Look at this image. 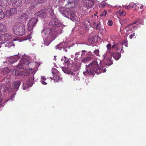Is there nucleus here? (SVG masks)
<instances>
[{"instance_id":"f8f14e48","label":"nucleus","mask_w":146,"mask_h":146,"mask_svg":"<svg viewBox=\"0 0 146 146\" xmlns=\"http://www.w3.org/2000/svg\"><path fill=\"white\" fill-rule=\"evenodd\" d=\"M49 25L50 26H53L54 27H58L60 26V22L57 19H53L50 22Z\"/></svg>"},{"instance_id":"72a5a7b5","label":"nucleus","mask_w":146,"mask_h":146,"mask_svg":"<svg viewBox=\"0 0 146 146\" xmlns=\"http://www.w3.org/2000/svg\"><path fill=\"white\" fill-rule=\"evenodd\" d=\"M106 47L108 50H110L111 48V45L110 43H109L106 45Z\"/></svg>"},{"instance_id":"f257e3e1","label":"nucleus","mask_w":146,"mask_h":146,"mask_svg":"<svg viewBox=\"0 0 146 146\" xmlns=\"http://www.w3.org/2000/svg\"><path fill=\"white\" fill-rule=\"evenodd\" d=\"M106 70L105 66H98V62L94 61L92 62L87 68V70L84 74L87 73L90 75H92L95 73L99 74L102 72H105Z\"/></svg>"},{"instance_id":"c756f323","label":"nucleus","mask_w":146,"mask_h":146,"mask_svg":"<svg viewBox=\"0 0 146 146\" xmlns=\"http://www.w3.org/2000/svg\"><path fill=\"white\" fill-rule=\"evenodd\" d=\"M96 38V36L94 37H90L88 39V41L90 43H93L95 42V38Z\"/></svg>"},{"instance_id":"f704fd0d","label":"nucleus","mask_w":146,"mask_h":146,"mask_svg":"<svg viewBox=\"0 0 146 146\" xmlns=\"http://www.w3.org/2000/svg\"><path fill=\"white\" fill-rule=\"evenodd\" d=\"M107 14V11L105 10L102 13V14H101L100 15L101 16H104L105 17L106 16V15Z\"/></svg>"},{"instance_id":"79ce46f5","label":"nucleus","mask_w":146,"mask_h":146,"mask_svg":"<svg viewBox=\"0 0 146 146\" xmlns=\"http://www.w3.org/2000/svg\"><path fill=\"white\" fill-rule=\"evenodd\" d=\"M135 33H134L131 35H130L129 36V37L131 39L133 36H135Z\"/></svg>"},{"instance_id":"20e7f679","label":"nucleus","mask_w":146,"mask_h":146,"mask_svg":"<svg viewBox=\"0 0 146 146\" xmlns=\"http://www.w3.org/2000/svg\"><path fill=\"white\" fill-rule=\"evenodd\" d=\"M25 26L24 24L18 23L13 27V31L15 34L18 36H22L25 35Z\"/></svg>"},{"instance_id":"603ef678","label":"nucleus","mask_w":146,"mask_h":146,"mask_svg":"<svg viewBox=\"0 0 146 146\" xmlns=\"http://www.w3.org/2000/svg\"><path fill=\"white\" fill-rule=\"evenodd\" d=\"M87 54L89 55H91V54L92 53L91 52H88V53Z\"/></svg>"},{"instance_id":"ddd939ff","label":"nucleus","mask_w":146,"mask_h":146,"mask_svg":"<svg viewBox=\"0 0 146 146\" xmlns=\"http://www.w3.org/2000/svg\"><path fill=\"white\" fill-rule=\"evenodd\" d=\"M17 12V9L15 8H12L6 11L5 15L6 16L9 17L15 14Z\"/></svg>"},{"instance_id":"8fccbe9b","label":"nucleus","mask_w":146,"mask_h":146,"mask_svg":"<svg viewBox=\"0 0 146 146\" xmlns=\"http://www.w3.org/2000/svg\"><path fill=\"white\" fill-rule=\"evenodd\" d=\"M138 22V21H134L133 23L131 24V25H129V26H130L131 25H133V24H136L137 23V22Z\"/></svg>"},{"instance_id":"c85d7f7f","label":"nucleus","mask_w":146,"mask_h":146,"mask_svg":"<svg viewBox=\"0 0 146 146\" xmlns=\"http://www.w3.org/2000/svg\"><path fill=\"white\" fill-rule=\"evenodd\" d=\"M118 13L121 16H123L125 15L126 12L122 10H119L118 11Z\"/></svg>"},{"instance_id":"4be33fe9","label":"nucleus","mask_w":146,"mask_h":146,"mask_svg":"<svg viewBox=\"0 0 146 146\" xmlns=\"http://www.w3.org/2000/svg\"><path fill=\"white\" fill-rule=\"evenodd\" d=\"M92 59V57L90 56H88L86 58H83L81 60L82 62L86 63L89 61L91 60Z\"/></svg>"},{"instance_id":"7c9ffc66","label":"nucleus","mask_w":146,"mask_h":146,"mask_svg":"<svg viewBox=\"0 0 146 146\" xmlns=\"http://www.w3.org/2000/svg\"><path fill=\"white\" fill-rule=\"evenodd\" d=\"M62 71L64 73L68 74V68L67 67H62Z\"/></svg>"},{"instance_id":"6e6d98bb","label":"nucleus","mask_w":146,"mask_h":146,"mask_svg":"<svg viewBox=\"0 0 146 146\" xmlns=\"http://www.w3.org/2000/svg\"><path fill=\"white\" fill-rule=\"evenodd\" d=\"M30 63L29 62H28L27 65H28V66H29V65L30 64Z\"/></svg>"},{"instance_id":"f03ea898","label":"nucleus","mask_w":146,"mask_h":146,"mask_svg":"<svg viewBox=\"0 0 146 146\" xmlns=\"http://www.w3.org/2000/svg\"><path fill=\"white\" fill-rule=\"evenodd\" d=\"M43 33L48 37L44 39V44L47 46L54 40L57 34V31L54 28H46L43 30Z\"/></svg>"},{"instance_id":"1a4fd4ad","label":"nucleus","mask_w":146,"mask_h":146,"mask_svg":"<svg viewBox=\"0 0 146 146\" xmlns=\"http://www.w3.org/2000/svg\"><path fill=\"white\" fill-rule=\"evenodd\" d=\"M11 35L10 34L5 33L0 35V41H7L11 38Z\"/></svg>"},{"instance_id":"680f3d73","label":"nucleus","mask_w":146,"mask_h":146,"mask_svg":"<svg viewBox=\"0 0 146 146\" xmlns=\"http://www.w3.org/2000/svg\"><path fill=\"white\" fill-rule=\"evenodd\" d=\"M126 46H127V45H126Z\"/></svg>"},{"instance_id":"3c124183","label":"nucleus","mask_w":146,"mask_h":146,"mask_svg":"<svg viewBox=\"0 0 146 146\" xmlns=\"http://www.w3.org/2000/svg\"><path fill=\"white\" fill-rule=\"evenodd\" d=\"M15 94V93H14V94H12V95H11V98H13L14 96V95Z\"/></svg>"},{"instance_id":"9b49d317","label":"nucleus","mask_w":146,"mask_h":146,"mask_svg":"<svg viewBox=\"0 0 146 146\" xmlns=\"http://www.w3.org/2000/svg\"><path fill=\"white\" fill-rule=\"evenodd\" d=\"M94 3V0H86L84 3V6L87 8L93 7Z\"/></svg>"},{"instance_id":"f3484780","label":"nucleus","mask_w":146,"mask_h":146,"mask_svg":"<svg viewBox=\"0 0 146 146\" xmlns=\"http://www.w3.org/2000/svg\"><path fill=\"white\" fill-rule=\"evenodd\" d=\"M20 84V81H17L13 82L12 83V85L14 89H17L19 88Z\"/></svg>"},{"instance_id":"cd10ccee","label":"nucleus","mask_w":146,"mask_h":146,"mask_svg":"<svg viewBox=\"0 0 146 146\" xmlns=\"http://www.w3.org/2000/svg\"><path fill=\"white\" fill-rule=\"evenodd\" d=\"M5 15L3 10L0 9V20L3 18L5 17Z\"/></svg>"},{"instance_id":"5701e85b","label":"nucleus","mask_w":146,"mask_h":146,"mask_svg":"<svg viewBox=\"0 0 146 146\" xmlns=\"http://www.w3.org/2000/svg\"><path fill=\"white\" fill-rule=\"evenodd\" d=\"M19 59V58L18 56H16L15 57H13L11 58L10 59L9 61L12 63H15L17 62V60Z\"/></svg>"},{"instance_id":"393cba45","label":"nucleus","mask_w":146,"mask_h":146,"mask_svg":"<svg viewBox=\"0 0 146 146\" xmlns=\"http://www.w3.org/2000/svg\"><path fill=\"white\" fill-rule=\"evenodd\" d=\"M5 46L6 47H7L9 48L11 46H15V44L13 42H9L5 44Z\"/></svg>"},{"instance_id":"bf43d9fd","label":"nucleus","mask_w":146,"mask_h":146,"mask_svg":"<svg viewBox=\"0 0 146 146\" xmlns=\"http://www.w3.org/2000/svg\"><path fill=\"white\" fill-rule=\"evenodd\" d=\"M65 51L66 52H67V50H66V49H65Z\"/></svg>"},{"instance_id":"de8ad7c7","label":"nucleus","mask_w":146,"mask_h":146,"mask_svg":"<svg viewBox=\"0 0 146 146\" xmlns=\"http://www.w3.org/2000/svg\"><path fill=\"white\" fill-rule=\"evenodd\" d=\"M1 93H0V103L2 102L3 100V98L1 97Z\"/></svg>"},{"instance_id":"412c9836","label":"nucleus","mask_w":146,"mask_h":146,"mask_svg":"<svg viewBox=\"0 0 146 146\" xmlns=\"http://www.w3.org/2000/svg\"><path fill=\"white\" fill-rule=\"evenodd\" d=\"M136 6H137V5L133 3H130L128 5H125L123 7L126 9H128L129 8L135 7Z\"/></svg>"},{"instance_id":"c03bdc74","label":"nucleus","mask_w":146,"mask_h":146,"mask_svg":"<svg viewBox=\"0 0 146 146\" xmlns=\"http://www.w3.org/2000/svg\"><path fill=\"white\" fill-rule=\"evenodd\" d=\"M41 82L42 84L43 85H46L47 84V83L44 80H41Z\"/></svg>"},{"instance_id":"a18cd8bd","label":"nucleus","mask_w":146,"mask_h":146,"mask_svg":"<svg viewBox=\"0 0 146 146\" xmlns=\"http://www.w3.org/2000/svg\"><path fill=\"white\" fill-rule=\"evenodd\" d=\"M41 78L42 80H45L46 79V78L44 76H41Z\"/></svg>"},{"instance_id":"39448f33","label":"nucleus","mask_w":146,"mask_h":146,"mask_svg":"<svg viewBox=\"0 0 146 146\" xmlns=\"http://www.w3.org/2000/svg\"><path fill=\"white\" fill-rule=\"evenodd\" d=\"M59 10L65 17L69 18L72 21L75 20V15L74 12L71 11H68L67 9L64 8H60L59 9Z\"/></svg>"},{"instance_id":"a878e982","label":"nucleus","mask_w":146,"mask_h":146,"mask_svg":"<svg viewBox=\"0 0 146 146\" xmlns=\"http://www.w3.org/2000/svg\"><path fill=\"white\" fill-rule=\"evenodd\" d=\"M2 71L4 74H7L10 71V70L7 67H5L3 68Z\"/></svg>"},{"instance_id":"dca6fc26","label":"nucleus","mask_w":146,"mask_h":146,"mask_svg":"<svg viewBox=\"0 0 146 146\" xmlns=\"http://www.w3.org/2000/svg\"><path fill=\"white\" fill-rule=\"evenodd\" d=\"M111 56H112L115 60H118L121 56V53L120 52L115 53L112 52L111 53Z\"/></svg>"},{"instance_id":"0eeeda50","label":"nucleus","mask_w":146,"mask_h":146,"mask_svg":"<svg viewBox=\"0 0 146 146\" xmlns=\"http://www.w3.org/2000/svg\"><path fill=\"white\" fill-rule=\"evenodd\" d=\"M52 73L53 74V78L54 81L56 82L59 81H62V78L60 77V74L56 69L53 68L52 69Z\"/></svg>"},{"instance_id":"7ed1b4c3","label":"nucleus","mask_w":146,"mask_h":146,"mask_svg":"<svg viewBox=\"0 0 146 146\" xmlns=\"http://www.w3.org/2000/svg\"><path fill=\"white\" fill-rule=\"evenodd\" d=\"M11 80V78L9 76H7L2 81L3 85H2L0 86V91L1 92H5L7 90L10 92L13 91V89L11 88L10 83Z\"/></svg>"},{"instance_id":"a211bd4d","label":"nucleus","mask_w":146,"mask_h":146,"mask_svg":"<svg viewBox=\"0 0 146 146\" xmlns=\"http://www.w3.org/2000/svg\"><path fill=\"white\" fill-rule=\"evenodd\" d=\"M22 3V0H15L13 2L12 5L14 7H19Z\"/></svg>"},{"instance_id":"c9c22d12","label":"nucleus","mask_w":146,"mask_h":146,"mask_svg":"<svg viewBox=\"0 0 146 146\" xmlns=\"http://www.w3.org/2000/svg\"><path fill=\"white\" fill-rule=\"evenodd\" d=\"M31 1V0H24V3L26 4H29Z\"/></svg>"},{"instance_id":"58836bf2","label":"nucleus","mask_w":146,"mask_h":146,"mask_svg":"<svg viewBox=\"0 0 146 146\" xmlns=\"http://www.w3.org/2000/svg\"><path fill=\"white\" fill-rule=\"evenodd\" d=\"M99 50H95L94 51V53L97 56L99 54Z\"/></svg>"},{"instance_id":"aec40b11","label":"nucleus","mask_w":146,"mask_h":146,"mask_svg":"<svg viewBox=\"0 0 146 146\" xmlns=\"http://www.w3.org/2000/svg\"><path fill=\"white\" fill-rule=\"evenodd\" d=\"M6 31V27L4 24L0 23V34L2 32H5Z\"/></svg>"},{"instance_id":"ea45409f","label":"nucleus","mask_w":146,"mask_h":146,"mask_svg":"<svg viewBox=\"0 0 146 146\" xmlns=\"http://www.w3.org/2000/svg\"><path fill=\"white\" fill-rule=\"evenodd\" d=\"M53 10L52 9V7L51 6H49L48 7V8L47 9V11L49 12Z\"/></svg>"},{"instance_id":"a19ab883","label":"nucleus","mask_w":146,"mask_h":146,"mask_svg":"<svg viewBox=\"0 0 146 146\" xmlns=\"http://www.w3.org/2000/svg\"><path fill=\"white\" fill-rule=\"evenodd\" d=\"M82 52L81 56H82L85 54L87 52V51L85 50H83L82 51Z\"/></svg>"},{"instance_id":"2f4dec72","label":"nucleus","mask_w":146,"mask_h":146,"mask_svg":"<svg viewBox=\"0 0 146 146\" xmlns=\"http://www.w3.org/2000/svg\"><path fill=\"white\" fill-rule=\"evenodd\" d=\"M23 64L21 63H20L16 66V68L18 69H21L23 68Z\"/></svg>"},{"instance_id":"b1692460","label":"nucleus","mask_w":146,"mask_h":146,"mask_svg":"<svg viewBox=\"0 0 146 146\" xmlns=\"http://www.w3.org/2000/svg\"><path fill=\"white\" fill-rule=\"evenodd\" d=\"M111 58H108L107 59L106 61V65L110 66L113 64V62L111 60Z\"/></svg>"},{"instance_id":"052dcab7","label":"nucleus","mask_w":146,"mask_h":146,"mask_svg":"<svg viewBox=\"0 0 146 146\" xmlns=\"http://www.w3.org/2000/svg\"><path fill=\"white\" fill-rule=\"evenodd\" d=\"M123 50V48H122V49H121V51H122Z\"/></svg>"},{"instance_id":"13d9d810","label":"nucleus","mask_w":146,"mask_h":146,"mask_svg":"<svg viewBox=\"0 0 146 146\" xmlns=\"http://www.w3.org/2000/svg\"><path fill=\"white\" fill-rule=\"evenodd\" d=\"M29 69L30 70L32 69L31 68H30L29 67Z\"/></svg>"},{"instance_id":"4468645a","label":"nucleus","mask_w":146,"mask_h":146,"mask_svg":"<svg viewBox=\"0 0 146 146\" xmlns=\"http://www.w3.org/2000/svg\"><path fill=\"white\" fill-rule=\"evenodd\" d=\"M62 62H64L63 64L65 65H67L68 67L70 66L71 64L70 63V60L65 56L62 57L61 59Z\"/></svg>"},{"instance_id":"09e8293b","label":"nucleus","mask_w":146,"mask_h":146,"mask_svg":"<svg viewBox=\"0 0 146 146\" xmlns=\"http://www.w3.org/2000/svg\"><path fill=\"white\" fill-rule=\"evenodd\" d=\"M80 55V52H77L75 54V56H76V57H78V56H77V55Z\"/></svg>"},{"instance_id":"5fc2aeb1","label":"nucleus","mask_w":146,"mask_h":146,"mask_svg":"<svg viewBox=\"0 0 146 146\" xmlns=\"http://www.w3.org/2000/svg\"><path fill=\"white\" fill-rule=\"evenodd\" d=\"M143 7V6L142 5V6H141L140 7V9H141Z\"/></svg>"},{"instance_id":"37998d69","label":"nucleus","mask_w":146,"mask_h":146,"mask_svg":"<svg viewBox=\"0 0 146 146\" xmlns=\"http://www.w3.org/2000/svg\"><path fill=\"white\" fill-rule=\"evenodd\" d=\"M68 74H70V75H75V74L73 72H71V71H70V72H68Z\"/></svg>"},{"instance_id":"2eb2a0df","label":"nucleus","mask_w":146,"mask_h":146,"mask_svg":"<svg viewBox=\"0 0 146 146\" xmlns=\"http://www.w3.org/2000/svg\"><path fill=\"white\" fill-rule=\"evenodd\" d=\"M9 4V0H0V6L5 8Z\"/></svg>"},{"instance_id":"bb28decb","label":"nucleus","mask_w":146,"mask_h":146,"mask_svg":"<svg viewBox=\"0 0 146 146\" xmlns=\"http://www.w3.org/2000/svg\"><path fill=\"white\" fill-rule=\"evenodd\" d=\"M129 21V19H124L122 21L120 20V22L122 24L124 25L127 24Z\"/></svg>"},{"instance_id":"49530a36","label":"nucleus","mask_w":146,"mask_h":146,"mask_svg":"<svg viewBox=\"0 0 146 146\" xmlns=\"http://www.w3.org/2000/svg\"><path fill=\"white\" fill-rule=\"evenodd\" d=\"M45 0H38V2L39 3H43Z\"/></svg>"},{"instance_id":"6ab92c4d","label":"nucleus","mask_w":146,"mask_h":146,"mask_svg":"<svg viewBox=\"0 0 146 146\" xmlns=\"http://www.w3.org/2000/svg\"><path fill=\"white\" fill-rule=\"evenodd\" d=\"M28 15L25 13L22 14L19 18V20L23 22H25L28 19Z\"/></svg>"},{"instance_id":"864d4df0","label":"nucleus","mask_w":146,"mask_h":146,"mask_svg":"<svg viewBox=\"0 0 146 146\" xmlns=\"http://www.w3.org/2000/svg\"><path fill=\"white\" fill-rule=\"evenodd\" d=\"M3 44L2 43L0 42V48L1 47V45L2 44Z\"/></svg>"},{"instance_id":"473e14b6","label":"nucleus","mask_w":146,"mask_h":146,"mask_svg":"<svg viewBox=\"0 0 146 146\" xmlns=\"http://www.w3.org/2000/svg\"><path fill=\"white\" fill-rule=\"evenodd\" d=\"M118 45V44H117L113 43V45L111 46V48H116L118 50L119 49Z\"/></svg>"},{"instance_id":"4d7b16f0","label":"nucleus","mask_w":146,"mask_h":146,"mask_svg":"<svg viewBox=\"0 0 146 146\" xmlns=\"http://www.w3.org/2000/svg\"><path fill=\"white\" fill-rule=\"evenodd\" d=\"M135 27H136V26H133V27L134 28H135Z\"/></svg>"},{"instance_id":"4c0bfd02","label":"nucleus","mask_w":146,"mask_h":146,"mask_svg":"<svg viewBox=\"0 0 146 146\" xmlns=\"http://www.w3.org/2000/svg\"><path fill=\"white\" fill-rule=\"evenodd\" d=\"M108 24L110 26H112L113 25V22L111 20H109L108 21Z\"/></svg>"},{"instance_id":"9d476101","label":"nucleus","mask_w":146,"mask_h":146,"mask_svg":"<svg viewBox=\"0 0 146 146\" xmlns=\"http://www.w3.org/2000/svg\"><path fill=\"white\" fill-rule=\"evenodd\" d=\"M36 16L42 18H44L47 16L46 10L45 8L42 9L38 12H37L35 14Z\"/></svg>"},{"instance_id":"e433bc0d","label":"nucleus","mask_w":146,"mask_h":146,"mask_svg":"<svg viewBox=\"0 0 146 146\" xmlns=\"http://www.w3.org/2000/svg\"><path fill=\"white\" fill-rule=\"evenodd\" d=\"M50 15L51 16V17H53L54 16V13L53 12V10L49 12Z\"/></svg>"},{"instance_id":"423d86ee","label":"nucleus","mask_w":146,"mask_h":146,"mask_svg":"<svg viewBox=\"0 0 146 146\" xmlns=\"http://www.w3.org/2000/svg\"><path fill=\"white\" fill-rule=\"evenodd\" d=\"M38 21L37 18L34 17L31 18L27 24L28 30L30 31L33 30L34 27Z\"/></svg>"},{"instance_id":"6e6552de","label":"nucleus","mask_w":146,"mask_h":146,"mask_svg":"<svg viewBox=\"0 0 146 146\" xmlns=\"http://www.w3.org/2000/svg\"><path fill=\"white\" fill-rule=\"evenodd\" d=\"M12 74L15 76H28L29 73L26 71H20L17 69H14L12 72Z\"/></svg>"}]
</instances>
